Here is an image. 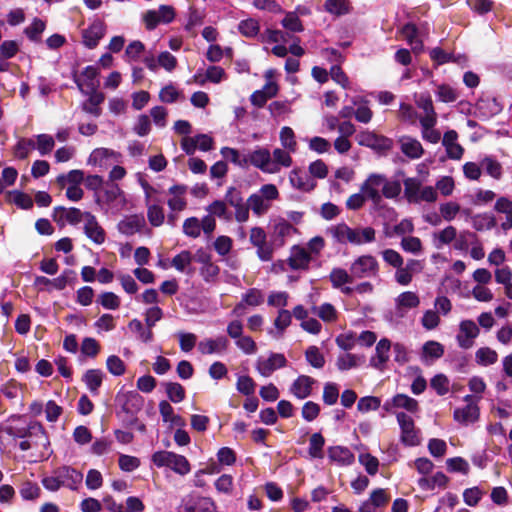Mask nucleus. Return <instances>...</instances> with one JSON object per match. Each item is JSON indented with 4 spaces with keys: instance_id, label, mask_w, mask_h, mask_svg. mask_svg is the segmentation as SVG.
Listing matches in <instances>:
<instances>
[{
    "instance_id": "obj_27",
    "label": "nucleus",
    "mask_w": 512,
    "mask_h": 512,
    "mask_svg": "<svg viewBox=\"0 0 512 512\" xmlns=\"http://www.w3.org/2000/svg\"><path fill=\"white\" fill-rule=\"evenodd\" d=\"M458 134L455 130L447 131L442 140V144L446 149L447 155L450 159L459 160L463 156L464 149L457 142Z\"/></svg>"
},
{
    "instance_id": "obj_32",
    "label": "nucleus",
    "mask_w": 512,
    "mask_h": 512,
    "mask_svg": "<svg viewBox=\"0 0 512 512\" xmlns=\"http://www.w3.org/2000/svg\"><path fill=\"white\" fill-rule=\"evenodd\" d=\"M479 418V407L476 403L466 404L463 408L454 411V419L461 424L474 423Z\"/></svg>"
},
{
    "instance_id": "obj_58",
    "label": "nucleus",
    "mask_w": 512,
    "mask_h": 512,
    "mask_svg": "<svg viewBox=\"0 0 512 512\" xmlns=\"http://www.w3.org/2000/svg\"><path fill=\"white\" fill-rule=\"evenodd\" d=\"M436 96L439 101L449 103L458 99L459 92L450 85L441 84L437 86Z\"/></svg>"
},
{
    "instance_id": "obj_30",
    "label": "nucleus",
    "mask_w": 512,
    "mask_h": 512,
    "mask_svg": "<svg viewBox=\"0 0 512 512\" xmlns=\"http://www.w3.org/2000/svg\"><path fill=\"white\" fill-rule=\"evenodd\" d=\"M292 153L284 148H275L271 153V163L274 169L271 174L279 173L282 168L291 167L293 164Z\"/></svg>"
},
{
    "instance_id": "obj_56",
    "label": "nucleus",
    "mask_w": 512,
    "mask_h": 512,
    "mask_svg": "<svg viewBox=\"0 0 512 512\" xmlns=\"http://www.w3.org/2000/svg\"><path fill=\"white\" fill-rule=\"evenodd\" d=\"M238 28H239L240 33L248 38L260 36V34H261V33H259L260 32L259 22L253 18L242 20L239 23Z\"/></svg>"
},
{
    "instance_id": "obj_47",
    "label": "nucleus",
    "mask_w": 512,
    "mask_h": 512,
    "mask_svg": "<svg viewBox=\"0 0 512 512\" xmlns=\"http://www.w3.org/2000/svg\"><path fill=\"white\" fill-rule=\"evenodd\" d=\"M329 279L332 286L336 289L341 288L345 284H350L355 280L352 273L350 271L347 272L343 268H333L330 272Z\"/></svg>"
},
{
    "instance_id": "obj_50",
    "label": "nucleus",
    "mask_w": 512,
    "mask_h": 512,
    "mask_svg": "<svg viewBox=\"0 0 512 512\" xmlns=\"http://www.w3.org/2000/svg\"><path fill=\"white\" fill-rule=\"evenodd\" d=\"M353 105L357 106L354 116L356 120L360 123L367 124L371 121L373 117L372 110L368 107V102L366 100H358L354 98L352 100Z\"/></svg>"
},
{
    "instance_id": "obj_4",
    "label": "nucleus",
    "mask_w": 512,
    "mask_h": 512,
    "mask_svg": "<svg viewBox=\"0 0 512 512\" xmlns=\"http://www.w3.org/2000/svg\"><path fill=\"white\" fill-rule=\"evenodd\" d=\"M357 142L360 146L368 147L377 153H387L393 148V140L375 133L374 131L364 130L357 134Z\"/></svg>"
},
{
    "instance_id": "obj_23",
    "label": "nucleus",
    "mask_w": 512,
    "mask_h": 512,
    "mask_svg": "<svg viewBox=\"0 0 512 512\" xmlns=\"http://www.w3.org/2000/svg\"><path fill=\"white\" fill-rule=\"evenodd\" d=\"M415 104L422 111V113L419 115V122L438 119L432 98L428 93L415 95Z\"/></svg>"
},
{
    "instance_id": "obj_12",
    "label": "nucleus",
    "mask_w": 512,
    "mask_h": 512,
    "mask_svg": "<svg viewBox=\"0 0 512 512\" xmlns=\"http://www.w3.org/2000/svg\"><path fill=\"white\" fill-rule=\"evenodd\" d=\"M249 165L261 170L263 173L271 174L273 165L271 163V152L263 147H258L247 155V167Z\"/></svg>"
},
{
    "instance_id": "obj_14",
    "label": "nucleus",
    "mask_w": 512,
    "mask_h": 512,
    "mask_svg": "<svg viewBox=\"0 0 512 512\" xmlns=\"http://www.w3.org/2000/svg\"><path fill=\"white\" fill-rule=\"evenodd\" d=\"M98 75L99 71L96 67L87 66L79 76L75 77V83L83 94H88L89 91L97 90L99 86Z\"/></svg>"
},
{
    "instance_id": "obj_41",
    "label": "nucleus",
    "mask_w": 512,
    "mask_h": 512,
    "mask_svg": "<svg viewBox=\"0 0 512 512\" xmlns=\"http://www.w3.org/2000/svg\"><path fill=\"white\" fill-rule=\"evenodd\" d=\"M116 153L107 148H96L88 158V164L93 166H106L108 160L115 157Z\"/></svg>"
},
{
    "instance_id": "obj_2",
    "label": "nucleus",
    "mask_w": 512,
    "mask_h": 512,
    "mask_svg": "<svg viewBox=\"0 0 512 512\" xmlns=\"http://www.w3.org/2000/svg\"><path fill=\"white\" fill-rule=\"evenodd\" d=\"M151 460L158 468H169L179 475H186L190 472L188 459L172 451L162 450L153 453Z\"/></svg>"
},
{
    "instance_id": "obj_34",
    "label": "nucleus",
    "mask_w": 512,
    "mask_h": 512,
    "mask_svg": "<svg viewBox=\"0 0 512 512\" xmlns=\"http://www.w3.org/2000/svg\"><path fill=\"white\" fill-rule=\"evenodd\" d=\"M55 474L59 475L63 486L71 489H75L83 479L82 473L68 466L59 468Z\"/></svg>"
},
{
    "instance_id": "obj_17",
    "label": "nucleus",
    "mask_w": 512,
    "mask_h": 512,
    "mask_svg": "<svg viewBox=\"0 0 512 512\" xmlns=\"http://www.w3.org/2000/svg\"><path fill=\"white\" fill-rule=\"evenodd\" d=\"M420 305V297L416 292L405 291L395 298V311L400 317H404L411 309Z\"/></svg>"
},
{
    "instance_id": "obj_1",
    "label": "nucleus",
    "mask_w": 512,
    "mask_h": 512,
    "mask_svg": "<svg viewBox=\"0 0 512 512\" xmlns=\"http://www.w3.org/2000/svg\"><path fill=\"white\" fill-rule=\"evenodd\" d=\"M403 184L404 196L409 203H434L437 201L438 193L435 188L432 186H423L418 178H406Z\"/></svg>"
},
{
    "instance_id": "obj_38",
    "label": "nucleus",
    "mask_w": 512,
    "mask_h": 512,
    "mask_svg": "<svg viewBox=\"0 0 512 512\" xmlns=\"http://www.w3.org/2000/svg\"><path fill=\"white\" fill-rule=\"evenodd\" d=\"M328 456L331 461L339 465H350L354 461L353 453L346 447L334 446L328 449Z\"/></svg>"
},
{
    "instance_id": "obj_5",
    "label": "nucleus",
    "mask_w": 512,
    "mask_h": 512,
    "mask_svg": "<svg viewBox=\"0 0 512 512\" xmlns=\"http://www.w3.org/2000/svg\"><path fill=\"white\" fill-rule=\"evenodd\" d=\"M401 429L400 440L406 446H417L421 443L420 430L415 427L413 419L400 412L396 415Z\"/></svg>"
},
{
    "instance_id": "obj_52",
    "label": "nucleus",
    "mask_w": 512,
    "mask_h": 512,
    "mask_svg": "<svg viewBox=\"0 0 512 512\" xmlns=\"http://www.w3.org/2000/svg\"><path fill=\"white\" fill-rule=\"evenodd\" d=\"M247 203L253 213L257 216L264 215L271 207V203H268L265 199H262L256 193L249 196Z\"/></svg>"
},
{
    "instance_id": "obj_26",
    "label": "nucleus",
    "mask_w": 512,
    "mask_h": 512,
    "mask_svg": "<svg viewBox=\"0 0 512 512\" xmlns=\"http://www.w3.org/2000/svg\"><path fill=\"white\" fill-rule=\"evenodd\" d=\"M316 380L307 375H300L291 385L290 392L298 399H305L312 393Z\"/></svg>"
},
{
    "instance_id": "obj_59",
    "label": "nucleus",
    "mask_w": 512,
    "mask_h": 512,
    "mask_svg": "<svg viewBox=\"0 0 512 512\" xmlns=\"http://www.w3.org/2000/svg\"><path fill=\"white\" fill-rule=\"evenodd\" d=\"M444 354V347L436 341H428L423 345L422 356L424 359H438Z\"/></svg>"
},
{
    "instance_id": "obj_13",
    "label": "nucleus",
    "mask_w": 512,
    "mask_h": 512,
    "mask_svg": "<svg viewBox=\"0 0 512 512\" xmlns=\"http://www.w3.org/2000/svg\"><path fill=\"white\" fill-rule=\"evenodd\" d=\"M383 184H385V176L373 173L369 175L361 185V192H363L368 199L372 200L374 204H378L382 199L380 189L382 190Z\"/></svg>"
},
{
    "instance_id": "obj_3",
    "label": "nucleus",
    "mask_w": 512,
    "mask_h": 512,
    "mask_svg": "<svg viewBox=\"0 0 512 512\" xmlns=\"http://www.w3.org/2000/svg\"><path fill=\"white\" fill-rule=\"evenodd\" d=\"M349 271L352 273L354 279L377 277L379 273V263L372 255H361L351 263Z\"/></svg>"
},
{
    "instance_id": "obj_6",
    "label": "nucleus",
    "mask_w": 512,
    "mask_h": 512,
    "mask_svg": "<svg viewBox=\"0 0 512 512\" xmlns=\"http://www.w3.org/2000/svg\"><path fill=\"white\" fill-rule=\"evenodd\" d=\"M311 254L301 245H293L290 248L288 258L283 262L293 271H306L310 267Z\"/></svg>"
},
{
    "instance_id": "obj_7",
    "label": "nucleus",
    "mask_w": 512,
    "mask_h": 512,
    "mask_svg": "<svg viewBox=\"0 0 512 512\" xmlns=\"http://www.w3.org/2000/svg\"><path fill=\"white\" fill-rule=\"evenodd\" d=\"M287 365L286 357L281 353H270L267 358L258 357L255 363V368L263 377H269L277 369L283 368Z\"/></svg>"
},
{
    "instance_id": "obj_16",
    "label": "nucleus",
    "mask_w": 512,
    "mask_h": 512,
    "mask_svg": "<svg viewBox=\"0 0 512 512\" xmlns=\"http://www.w3.org/2000/svg\"><path fill=\"white\" fill-rule=\"evenodd\" d=\"M384 410L393 412L394 409H405L410 413H416L419 410L417 400L406 395L397 394L393 398L387 400L383 405Z\"/></svg>"
},
{
    "instance_id": "obj_62",
    "label": "nucleus",
    "mask_w": 512,
    "mask_h": 512,
    "mask_svg": "<svg viewBox=\"0 0 512 512\" xmlns=\"http://www.w3.org/2000/svg\"><path fill=\"white\" fill-rule=\"evenodd\" d=\"M35 140L32 138H22L14 148V155L19 159H25L29 153L35 149Z\"/></svg>"
},
{
    "instance_id": "obj_8",
    "label": "nucleus",
    "mask_w": 512,
    "mask_h": 512,
    "mask_svg": "<svg viewBox=\"0 0 512 512\" xmlns=\"http://www.w3.org/2000/svg\"><path fill=\"white\" fill-rule=\"evenodd\" d=\"M187 194V187L182 185H174L169 188L168 190V206L172 213L168 216V221L171 224H174L176 220V216L174 215V212L182 211L187 206L186 196Z\"/></svg>"
},
{
    "instance_id": "obj_33",
    "label": "nucleus",
    "mask_w": 512,
    "mask_h": 512,
    "mask_svg": "<svg viewBox=\"0 0 512 512\" xmlns=\"http://www.w3.org/2000/svg\"><path fill=\"white\" fill-rule=\"evenodd\" d=\"M400 35L411 46L414 53H420L423 50V42L418 38V29L414 24L404 25Z\"/></svg>"
},
{
    "instance_id": "obj_61",
    "label": "nucleus",
    "mask_w": 512,
    "mask_h": 512,
    "mask_svg": "<svg viewBox=\"0 0 512 512\" xmlns=\"http://www.w3.org/2000/svg\"><path fill=\"white\" fill-rule=\"evenodd\" d=\"M324 437L320 433H314L309 440V455L312 458H323Z\"/></svg>"
},
{
    "instance_id": "obj_39",
    "label": "nucleus",
    "mask_w": 512,
    "mask_h": 512,
    "mask_svg": "<svg viewBox=\"0 0 512 512\" xmlns=\"http://www.w3.org/2000/svg\"><path fill=\"white\" fill-rule=\"evenodd\" d=\"M104 373L100 369H89L83 375L82 380L86 384L89 391L93 394L98 393V389L102 385Z\"/></svg>"
},
{
    "instance_id": "obj_63",
    "label": "nucleus",
    "mask_w": 512,
    "mask_h": 512,
    "mask_svg": "<svg viewBox=\"0 0 512 512\" xmlns=\"http://www.w3.org/2000/svg\"><path fill=\"white\" fill-rule=\"evenodd\" d=\"M457 230L453 226H447L443 230L439 231L434 235L437 241L436 247L441 248L443 245H448L456 239Z\"/></svg>"
},
{
    "instance_id": "obj_22",
    "label": "nucleus",
    "mask_w": 512,
    "mask_h": 512,
    "mask_svg": "<svg viewBox=\"0 0 512 512\" xmlns=\"http://www.w3.org/2000/svg\"><path fill=\"white\" fill-rule=\"evenodd\" d=\"M84 233L95 244L100 245L105 242L106 233L98 223L96 217L91 213L86 215V219L84 221Z\"/></svg>"
},
{
    "instance_id": "obj_21",
    "label": "nucleus",
    "mask_w": 512,
    "mask_h": 512,
    "mask_svg": "<svg viewBox=\"0 0 512 512\" xmlns=\"http://www.w3.org/2000/svg\"><path fill=\"white\" fill-rule=\"evenodd\" d=\"M229 346V341L225 336H219L215 339L206 338L198 343V350L204 355L222 354Z\"/></svg>"
},
{
    "instance_id": "obj_57",
    "label": "nucleus",
    "mask_w": 512,
    "mask_h": 512,
    "mask_svg": "<svg viewBox=\"0 0 512 512\" xmlns=\"http://www.w3.org/2000/svg\"><path fill=\"white\" fill-rule=\"evenodd\" d=\"M159 411L165 422H171L175 426H183L184 422L181 417L174 415L172 406L167 401L159 403Z\"/></svg>"
},
{
    "instance_id": "obj_45",
    "label": "nucleus",
    "mask_w": 512,
    "mask_h": 512,
    "mask_svg": "<svg viewBox=\"0 0 512 512\" xmlns=\"http://www.w3.org/2000/svg\"><path fill=\"white\" fill-rule=\"evenodd\" d=\"M118 400L123 402V408L127 412L139 410L143 404V398L134 391L126 392L118 396Z\"/></svg>"
},
{
    "instance_id": "obj_55",
    "label": "nucleus",
    "mask_w": 512,
    "mask_h": 512,
    "mask_svg": "<svg viewBox=\"0 0 512 512\" xmlns=\"http://www.w3.org/2000/svg\"><path fill=\"white\" fill-rule=\"evenodd\" d=\"M475 358L478 364L488 366L497 362L498 354L489 347H482L476 351Z\"/></svg>"
},
{
    "instance_id": "obj_10",
    "label": "nucleus",
    "mask_w": 512,
    "mask_h": 512,
    "mask_svg": "<svg viewBox=\"0 0 512 512\" xmlns=\"http://www.w3.org/2000/svg\"><path fill=\"white\" fill-rule=\"evenodd\" d=\"M89 213L90 212H83L75 207L65 208L59 206L54 208L53 217L54 220L61 226H64L66 223L70 225H77L81 222H84L86 215H89Z\"/></svg>"
},
{
    "instance_id": "obj_36",
    "label": "nucleus",
    "mask_w": 512,
    "mask_h": 512,
    "mask_svg": "<svg viewBox=\"0 0 512 512\" xmlns=\"http://www.w3.org/2000/svg\"><path fill=\"white\" fill-rule=\"evenodd\" d=\"M494 210L498 213L505 214L506 219L501 224L503 230L512 228V201L507 197H499L494 205Z\"/></svg>"
},
{
    "instance_id": "obj_60",
    "label": "nucleus",
    "mask_w": 512,
    "mask_h": 512,
    "mask_svg": "<svg viewBox=\"0 0 512 512\" xmlns=\"http://www.w3.org/2000/svg\"><path fill=\"white\" fill-rule=\"evenodd\" d=\"M282 26L290 32L298 33L304 30L302 21L295 12L286 13L281 21Z\"/></svg>"
},
{
    "instance_id": "obj_31",
    "label": "nucleus",
    "mask_w": 512,
    "mask_h": 512,
    "mask_svg": "<svg viewBox=\"0 0 512 512\" xmlns=\"http://www.w3.org/2000/svg\"><path fill=\"white\" fill-rule=\"evenodd\" d=\"M87 95L89 97L85 102H83L82 110L88 114L95 116V117H99L102 113V109H101L100 105L105 100L104 94L102 92H99L98 90H95V91H89V93Z\"/></svg>"
},
{
    "instance_id": "obj_37",
    "label": "nucleus",
    "mask_w": 512,
    "mask_h": 512,
    "mask_svg": "<svg viewBox=\"0 0 512 512\" xmlns=\"http://www.w3.org/2000/svg\"><path fill=\"white\" fill-rule=\"evenodd\" d=\"M173 129L176 134L183 136L181 147L187 154H190L192 151V139L189 138L191 132L190 123L185 120H178L175 122Z\"/></svg>"
},
{
    "instance_id": "obj_35",
    "label": "nucleus",
    "mask_w": 512,
    "mask_h": 512,
    "mask_svg": "<svg viewBox=\"0 0 512 512\" xmlns=\"http://www.w3.org/2000/svg\"><path fill=\"white\" fill-rule=\"evenodd\" d=\"M14 436L20 438L29 437L41 440L43 446L47 442L44 428L38 422H31L26 428L17 429L16 433H14Z\"/></svg>"
},
{
    "instance_id": "obj_64",
    "label": "nucleus",
    "mask_w": 512,
    "mask_h": 512,
    "mask_svg": "<svg viewBox=\"0 0 512 512\" xmlns=\"http://www.w3.org/2000/svg\"><path fill=\"white\" fill-rule=\"evenodd\" d=\"M335 342L342 350L349 351L353 349L358 342L357 334L352 331L341 333L336 337Z\"/></svg>"
},
{
    "instance_id": "obj_48",
    "label": "nucleus",
    "mask_w": 512,
    "mask_h": 512,
    "mask_svg": "<svg viewBox=\"0 0 512 512\" xmlns=\"http://www.w3.org/2000/svg\"><path fill=\"white\" fill-rule=\"evenodd\" d=\"M482 169L495 180H499L502 177L503 170L502 165L494 157L486 156L481 160Z\"/></svg>"
},
{
    "instance_id": "obj_19",
    "label": "nucleus",
    "mask_w": 512,
    "mask_h": 512,
    "mask_svg": "<svg viewBox=\"0 0 512 512\" xmlns=\"http://www.w3.org/2000/svg\"><path fill=\"white\" fill-rule=\"evenodd\" d=\"M398 144L401 152L411 160L419 159L424 155V148L421 142L408 135L399 137Z\"/></svg>"
},
{
    "instance_id": "obj_51",
    "label": "nucleus",
    "mask_w": 512,
    "mask_h": 512,
    "mask_svg": "<svg viewBox=\"0 0 512 512\" xmlns=\"http://www.w3.org/2000/svg\"><path fill=\"white\" fill-rule=\"evenodd\" d=\"M279 139L282 148L289 150L290 152L297 151L296 136L291 127L284 126L280 130Z\"/></svg>"
},
{
    "instance_id": "obj_25",
    "label": "nucleus",
    "mask_w": 512,
    "mask_h": 512,
    "mask_svg": "<svg viewBox=\"0 0 512 512\" xmlns=\"http://www.w3.org/2000/svg\"><path fill=\"white\" fill-rule=\"evenodd\" d=\"M194 260H196L201 265L199 271L206 281H209L218 274L219 269L217 265L212 263L210 253L199 250L194 256Z\"/></svg>"
},
{
    "instance_id": "obj_20",
    "label": "nucleus",
    "mask_w": 512,
    "mask_h": 512,
    "mask_svg": "<svg viewBox=\"0 0 512 512\" xmlns=\"http://www.w3.org/2000/svg\"><path fill=\"white\" fill-rule=\"evenodd\" d=\"M298 232V229L295 228L292 224H290L286 220H279L275 223L273 228L272 240L273 245L276 248H280L285 245L287 238L292 237L294 234Z\"/></svg>"
},
{
    "instance_id": "obj_42",
    "label": "nucleus",
    "mask_w": 512,
    "mask_h": 512,
    "mask_svg": "<svg viewBox=\"0 0 512 512\" xmlns=\"http://www.w3.org/2000/svg\"><path fill=\"white\" fill-rule=\"evenodd\" d=\"M290 39H291V37L288 32H284L282 30H277V29H266L259 36V40L262 43L285 44Z\"/></svg>"
},
{
    "instance_id": "obj_9",
    "label": "nucleus",
    "mask_w": 512,
    "mask_h": 512,
    "mask_svg": "<svg viewBox=\"0 0 512 512\" xmlns=\"http://www.w3.org/2000/svg\"><path fill=\"white\" fill-rule=\"evenodd\" d=\"M174 10L171 6H160L158 10H148L143 15V21L148 30L154 29L158 24H166L174 19Z\"/></svg>"
},
{
    "instance_id": "obj_28",
    "label": "nucleus",
    "mask_w": 512,
    "mask_h": 512,
    "mask_svg": "<svg viewBox=\"0 0 512 512\" xmlns=\"http://www.w3.org/2000/svg\"><path fill=\"white\" fill-rule=\"evenodd\" d=\"M105 27L103 22L94 21L87 29L82 32L83 43L88 48L97 46L99 40L104 36Z\"/></svg>"
},
{
    "instance_id": "obj_18",
    "label": "nucleus",
    "mask_w": 512,
    "mask_h": 512,
    "mask_svg": "<svg viewBox=\"0 0 512 512\" xmlns=\"http://www.w3.org/2000/svg\"><path fill=\"white\" fill-rule=\"evenodd\" d=\"M391 347V341L387 338H382L376 344L375 354L370 358V365L377 370L383 371L389 361Z\"/></svg>"
},
{
    "instance_id": "obj_40",
    "label": "nucleus",
    "mask_w": 512,
    "mask_h": 512,
    "mask_svg": "<svg viewBox=\"0 0 512 512\" xmlns=\"http://www.w3.org/2000/svg\"><path fill=\"white\" fill-rule=\"evenodd\" d=\"M311 311L326 323H334L338 320L339 313L337 309L330 303H323L320 306H313Z\"/></svg>"
},
{
    "instance_id": "obj_44",
    "label": "nucleus",
    "mask_w": 512,
    "mask_h": 512,
    "mask_svg": "<svg viewBox=\"0 0 512 512\" xmlns=\"http://www.w3.org/2000/svg\"><path fill=\"white\" fill-rule=\"evenodd\" d=\"M448 478L442 472H437L431 477H422L418 480V485L422 490H433L436 487H445Z\"/></svg>"
},
{
    "instance_id": "obj_11",
    "label": "nucleus",
    "mask_w": 512,
    "mask_h": 512,
    "mask_svg": "<svg viewBox=\"0 0 512 512\" xmlns=\"http://www.w3.org/2000/svg\"><path fill=\"white\" fill-rule=\"evenodd\" d=\"M480 329L473 320H463L459 324V332L456 336L459 347L469 349L474 345V340L478 337Z\"/></svg>"
},
{
    "instance_id": "obj_24",
    "label": "nucleus",
    "mask_w": 512,
    "mask_h": 512,
    "mask_svg": "<svg viewBox=\"0 0 512 512\" xmlns=\"http://www.w3.org/2000/svg\"><path fill=\"white\" fill-rule=\"evenodd\" d=\"M146 226L145 218L143 215L134 214L126 216L118 224L120 233L127 236L140 232Z\"/></svg>"
},
{
    "instance_id": "obj_54",
    "label": "nucleus",
    "mask_w": 512,
    "mask_h": 512,
    "mask_svg": "<svg viewBox=\"0 0 512 512\" xmlns=\"http://www.w3.org/2000/svg\"><path fill=\"white\" fill-rule=\"evenodd\" d=\"M147 217L152 226L158 227L164 222V210L157 203H147Z\"/></svg>"
},
{
    "instance_id": "obj_43",
    "label": "nucleus",
    "mask_w": 512,
    "mask_h": 512,
    "mask_svg": "<svg viewBox=\"0 0 512 512\" xmlns=\"http://www.w3.org/2000/svg\"><path fill=\"white\" fill-rule=\"evenodd\" d=\"M225 77V71L219 66H210L206 70L205 76L201 74L194 75V83L203 85L206 81L219 83Z\"/></svg>"
},
{
    "instance_id": "obj_49",
    "label": "nucleus",
    "mask_w": 512,
    "mask_h": 512,
    "mask_svg": "<svg viewBox=\"0 0 512 512\" xmlns=\"http://www.w3.org/2000/svg\"><path fill=\"white\" fill-rule=\"evenodd\" d=\"M437 124V120L420 122L421 135L425 141L436 144L441 139V133L434 127Z\"/></svg>"
},
{
    "instance_id": "obj_53",
    "label": "nucleus",
    "mask_w": 512,
    "mask_h": 512,
    "mask_svg": "<svg viewBox=\"0 0 512 512\" xmlns=\"http://www.w3.org/2000/svg\"><path fill=\"white\" fill-rule=\"evenodd\" d=\"M324 7L327 12L336 16L347 14L350 11L348 0H326Z\"/></svg>"
},
{
    "instance_id": "obj_46",
    "label": "nucleus",
    "mask_w": 512,
    "mask_h": 512,
    "mask_svg": "<svg viewBox=\"0 0 512 512\" xmlns=\"http://www.w3.org/2000/svg\"><path fill=\"white\" fill-rule=\"evenodd\" d=\"M363 361V356L345 353L338 356L336 366L339 370L346 371L358 367Z\"/></svg>"
},
{
    "instance_id": "obj_15",
    "label": "nucleus",
    "mask_w": 512,
    "mask_h": 512,
    "mask_svg": "<svg viewBox=\"0 0 512 512\" xmlns=\"http://www.w3.org/2000/svg\"><path fill=\"white\" fill-rule=\"evenodd\" d=\"M326 233L330 235L336 243L352 244L357 242L355 238L354 228L349 227L346 223H338L327 228Z\"/></svg>"
},
{
    "instance_id": "obj_29",
    "label": "nucleus",
    "mask_w": 512,
    "mask_h": 512,
    "mask_svg": "<svg viewBox=\"0 0 512 512\" xmlns=\"http://www.w3.org/2000/svg\"><path fill=\"white\" fill-rule=\"evenodd\" d=\"M291 185L301 191H311L315 188V181L303 170L293 169L289 174Z\"/></svg>"
}]
</instances>
